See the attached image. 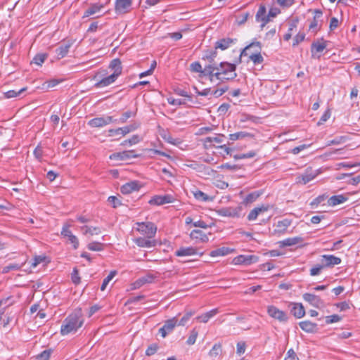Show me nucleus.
Here are the masks:
<instances>
[{
    "label": "nucleus",
    "mask_w": 360,
    "mask_h": 360,
    "mask_svg": "<svg viewBox=\"0 0 360 360\" xmlns=\"http://www.w3.org/2000/svg\"><path fill=\"white\" fill-rule=\"evenodd\" d=\"M47 56L48 55L46 53H38L34 57L32 63L37 64V65H41Z\"/></svg>",
    "instance_id": "nucleus-51"
},
{
    "label": "nucleus",
    "mask_w": 360,
    "mask_h": 360,
    "mask_svg": "<svg viewBox=\"0 0 360 360\" xmlns=\"http://www.w3.org/2000/svg\"><path fill=\"white\" fill-rule=\"evenodd\" d=\"M140 141H141V139L139 135H133L131 136V138L124 140L123 142H122L121 146H127V145L132 146V145L139 143Z\"/></svg>",
    "instance_id": "nucleus-50"
},
{
    "label": "nucleus",
    "mask_w": 360,
    "mask_h": 360,
    "mask_svg": "<svg viewBox=\"0 0 360 360\" xmlns=\"http://www.w3.org/2000/svg\"><path fill=\"white\" fill-rule=\"evenodd\" d=\"M190 237L192 239H199L201 242L205 243L208 241L207 236L201 230L195 229L190 233Z\"/></svg>",
    "instance_id": "nucleus-34"
},
{
    "label": "nucleus",
    "mask_w": 360,
    "mask_h": 360,
    "mask_svg": "<svg viewBox=\"0 0 360 360\" xmlns=\"http://www.w3.org/2000/svg\"><path fill=\"white\" fill-rule=\"evenodd\" d=\"M27 90L26 87L22 88L19 90H9L4 94L5 97L7 98H14L19 96L22 92Z\"/></svg>",
    "instance_id": "nucleus-48"
},
{
    "label": "nucleus",
    "mask_w": 360,
    "mask_h": 360,
    "mask_svg": "<svg viewBox=\"0 0 360 360\" xmlns=\"http://www.w3.org/2000/svg\"><path fill=\"white\" fill-rule=\"evenodd\" d=\"M117 274V271H112L110 272V274H108V276L104 278V280L103 281V283L101 286V290L102 291L105 290V289L106 288L107 285H108L109 282L115 277V276Z\"/></svg>",
    "instance_id": "nucleus-52"
},
{
    "label": "nucleus",
    "mask_w": 360,
    "mask_h": 360,
    "mask_svg": "<svg viewBox=\"0 0 360 360\" xmlns=\"http://www.w3.org/2000/svg\"><path fill=\"white\" fill-rule=\"evenodd\" d=\"M190 70L193 72L200 73V77H202L203 69L199 62L192 63L190 65Z\"/></svg>",
    "instance_id": "nucleus-53"
},
{
    "label": "nucleus",
    "mask_w": 360,
    "mask_h": 360,
    "mask_svg": "<svg viewBox=\"0 0 360 360\" xmlns=\"http://www.w3.org/2000/svg\"><path fill=\"white\" fill-rule=\"evenodd\" d=\"M130 152L127 150L115 153L110 155L109 158L112 160H124L129 159V156L127 154H129Z\"/></svg>",
    "instance_id": "nucleus-42"
},
{
    "label": "nucleus",
    "mask_w": 360,
    "mask_h": 360,
    "mask_svg": "<svg viewBox=\"0 0 360 360\" xmlns=\"http://www.w3.org/2000/svg\"><path fill=\"white\" fill-rule=\"evenodd\" d=\"M258 261V257L255 255H240L233 259V263L236 265L245 264L250 265Z\"/></svg>",
    "instance_id": "nucleus-11"
},
{
    "label": "nucleus",
    "mask_w": 360,
    "mask_h": 360,
    "mask_svg": "<svg viewBox=\"0 0 360 360\" xmlns=\"http://www.w3.org/2000/svg\"><path fill=\"white\" fill-rule=\"evenodd\" d=\"M51 352V349H46L36 356V360H49Z\"/></svg>",
    "instance_id": "nucleus-55"
},
{
    "label": "nucleus",
    "mask_w": 360,
    "mask_h": 360,
    "mask_svg": "<svg viewBox=\"0 0 360 360\" xmlns=\"http://www.w3.org/2000/svg\"><path fill=\"white\" fill-rule=\"evenodd\" d=\"M217 64H208L203 68V77H208L210 82H213L214 79L220 81L219 72L217 70Z\"/></svg>",
    "instance_id": "nucleus-10"
},
{
    "label": "nucleus",
    "mask_w": 360,
    "mask_h": 360,
    "mask_svg": "<svg viewBox=\"0 0 360 360\" xmlns=\"http://www.w3.org/2000/svg\"><path fill=\"white\" fill-rule=\"evenodd\" d=\"M70 226L68 224H65L63 226L61 235L68 238L70 243L72 244L74 249H77L79 246V241L77 238L70 230Z\"/></svg>",
    "instance_id": "nucleus-15"
},
{
    "label": "nucleus",
    "mask_w": 360,
    "mask_h": 360,
    "mask_svg": "<svg viewBox=\"0 0 360 360\" xmlns=\"http://www.w3.org/2000/svg\"><path fill=\"white\" fill-rule=\"evenodd\" d=\"M236 64V62L233 63L221 62L219 65L217 64L216 69L219 72L221 82L233 79L237 77Z\"/></svg>",
    "instance_id": "nucleus-4"
},
{
    "label": "nucleus",
    "mask_w": 360,
    "mask_h": 360,
    "mask_svg": "<svg viewBox=\"0 0 360 360\" xmlns=\"http://www.w3.org/2000/svg\"><path fill=\"white\" fill-rule=\"evenodd\" d=\"M302 242H303V238L302 237H294L288 238L284 240L282 243L285 246H292Z\"/></svg>",
    "instance_id": "nucleus-46"
},
{
    "label": "nucleus",
    "mask_w": 360,
    "mask_h": 360,
    "mask_svg": "<svg viewBox=\"0 0 360 360\" xmlns=\"http://www.w3.org/2000/svg\"><path fill=\"white\" fill-rule=\"evenodd\" d=\"M131 0H116L115 10L117 14H124L130 11Z\"/></svg>",
    "instance_id": "nucleus-14"
},
{
    "label": "nucleus",
    "mask_w": 360,
    "mask_h": 360,
    "mask_svg": "<svg viewBox=\"0 0 360 360\" xmlns=\"http://www.w3.org/2000/svg\"><path fill=\"white\" fill-rule=\"evenodd\" d=\"M135 115L136 112L127 111L122 114V117L120 118L119 120H117L116 122L121 124L125 123L129 118L134 117Z\"/></svg>",
    "instance_id": "nucleus-54"
},
{
    "label": "nucleus",
    "mask_w": 360,
    "mask_h": 360,
    "mask_svg": "<svg viewBox=\"0 0 360 360\" xmlns=\"http://www.w3.org/2000/svg\"><path fill=\"white\" fill-rule=\"evenodd\" d=\"M139 127V124L134 123L130 125H128V126H126L124 127H120V128H118L116 129H109L108 130V136H115V134H121L122 136H125L127 134L136 129Z\"/></svg>",
    "instance_id": "nucleus-13"
},
{
    "label": "nucleus",
    "mask_w": 360,
    "mask_h": 360,
    "mask_svg": "<svg viewBox=\"0 0 360 360\" xmlns=\"http://www.w3.org/2000/svg\"><path fill=\"white\" fill-rule=\"evenodd\" d=\"M256 155L255 152L254 151H250L247 153H243L239 155H235L233 156L234 159L236 160H240V159H244V158H251L255 157Z\"/></svg>",
    "instance_id": "nucleus-58"
},
{
    "label": "nucleus",
    "mask_w": 360,
    "mask_h": 360,
    "mask_svg": "<svg viewBox=\"0 0 360 360\" xmlns=\"http://www.w3.org/2000/svg\"><path fill=\"white\" fill-rule=\"evenodd\" d=\"M117 79V77L115 75H110V76L106 77L96 82L95 84V86L96 88H102L107 86L113 83Z\"/></svg>",
    "instance_id": "nucleus-32"
},
{
    "label": "nucleus",
    "mask_w": 360,
    "mask_h": 360,
    "mask_svg": "<svg viewBox=\"0 0 360 360\" xmlns=\"http://www.w3.org/2000/svg\"><path fill=\"white\" fill-rule=\"evenodd\" d=\"M221 351H222L221 345L220 343L215 344L212 347V349L210 351V355L211 356L216 357L221 354Z\"/></svg>",
    "instance_id": "nucleus-56"
},
{
    "label": "nucleus",
    "mask_w": 360,
    "mask_h": 360,
    "mask_svg": "<svg viewBox=\"0 0 360 360\" xmlns=\"http://www.w3.org/2000/svg\"><path fill=\"white\" fill-rule=\"evenodd\" d=\"M84 235L89 234L90 236L98 235L101 233V230L98 226H84L81 227Z\"/></svg>",
    "instance_id": "nucleus-38"
},
{
    "label": "nucleus",
    "mask_w": 360,
    "mask_h": 360,
    "mask_svg": "<svg viewBox=\"0 0 360 360\" xmlns=\"http://www.w3.org/2000/svg\"><path fill=\"white\" fill-rule=\"evenodd\" d=\"M217 56V49L215 50H206L204 52L202 60H207L210 63L209 64H215L214 63L215 58Z\"/></svg>",
    "instance_id": "nucleus-39"
},
{
    "label": "nucleus",
    "mask_w": 360,
    "mask_h": 360,
    "mask_svg": "<svg viewBox=\"0 0 360 360\" xmlns=\"http://www.w3.org/2000/svg\"><path fill=\"white\" fill-rule=\"evenodd\" d=\"M347 200V198L342 195H333L328 199V203L330 206H335L345 202Z\"/></svg>",
    "instance_id": "nucleus-40"
},
{
    "label": "nucleus",
    "mask_w": 360,
    "mask_h": 360,
    "mask_svg": "<svg viewBox=\"0 0 360 360\" xmlns=\"http://www.w3.org/2000/svg\"><path fill=\"white\" fill-rule=\"evenodd\" d=\"M305 37V34L304 33L299 32L294 38L292 46H295L298 45L300 42L304 41Z\"/></svg>",
    "instance_id": "nucleus-64"
},
{
    "label": "nucleus",
    "mask_w": 360,
    "mask_h": 360,
    "mask_svg": "<svg viewBox=\"0 0 360 360\" xmlns=\"http://www.w3.org/2000/svg\"><path fill=\"white\" fill-rule=\"evenodd\" d=\"M318 173L314 171L311 168H307L305 172L296 177V182L297 184H306L313 180Z\"/></svg>",
    "instance_id": "nucleus-9"
},
{
    "label": "nucleus",
    "mask_w": 360,
    "mask_h": 360,
    "mask_svg": "<svg viewBox=\"0 0 360 360\" xmlns=\"http://www.w3.org/2000/svg\"><path fill=\"white\" fill-rule=\"evenodd\" d=\"M291 221L285 219L281 221H278L274 226L275 229L274 232L278 233H283L286 231L287 229L290 226Z\"/></svg>",
    "instance_id": "nucleus-23"
},
{
    "label": "nucleus",
    "mask_w": 360,
    "mask_h": 360,
    "mask_svg": "<svg viewBox=\"0 0 360 360\" xmlns=\"http://www.w3.org/2000/svg\"><path fill=\"white\" fill-rule=\"evenodd\" d=\"M121 64V60L119 58H115L110 62L109 65V68L114 71L112 75H115L117 77L122 73V68Z\"/></svg>",
    "instance_id": "nucleus-30"
},
{
    "label": "nucleus",
    "mask_w": 360,
    "mask_h": 360,
    "mask_svg": "<svg viewBox=\"0 0 360 360\" xmlns=\"http://www.w3.org/2000/svg\"><path fill=\"white\" fill-rule=\"evenodd\" d=\"M241 207L238 206L236 207H222L217 210V213L218 215L221 217H238L240 215V212H241Z\"/></svg>",
    "instance_id": "nucleus-8"
},
{
    "label": "nucleus",
    "mask_w": 360,
    "mask_h": 360,
    "mask_svg": "<svg viewBox=\"0 0 360 360\" xmlns=\"http://www.w3.org/2000/svg\"><path fill=\"white\" fill-rule=\"evenodd\" d=\"M341 320H342V317L338 314H333L330 316H326V323L327 324L336 323V322L340 321Z\"/></svg>",
    "instance_id": "nucleus-57"
},
{
    "label": "nucleus",
    "mask_w": 360,
    "mask_h": 360,
    "mask_svg": "<svg viewBox=\"0 0 360 360\" xmlns=\"http://www.w3.org/2000/svg\"><path fill=\"white\" fill-rule=\"evenodd\" d=\"M103 8V4H93L91 5V6L86 9L82 16L83 18H87L90 15H92L97 12L100 11L101 8Z\"/></svg>",
    "instance_id": "nucleus-35"
},
{
    "label": "nucleus",
    "mask_w": 360,
    "mask_h": 360,
    "mask_svg": "<svg viewBox=\"0 0 360 360\" xmlns=\"http://www.w3.org/2000/svg\"><path fill=\"white\" fill-rule=\"evenodd\" d=\"M174 200V198L170 195H155L149 200L148 202L150 205H162L164 204L172 202Z\"/></svg>",
    "instance_id": "nucleus-17"
},
{
    "label": "nucleus",
    "mask_w": 360,
    "mask_h": 360,
    "mask_svg": "<svg viewBox=\"0 0 360 360\" xmlns=\"http://www.w3.org/2000/svg\"><path fill=\"white\" fill-rule=\"evenodd\" d=\"M322 42L314 41L311 45V52L312 56H314V53L322 52L327 46V41H325L323 38L321 39Z\"/></svg>",
    "instance_id": "nucleus-25"
},
{
    "label": "nucleus",
    "mask_w": 360,
    "mask_h": 360,
    "mask_svg": "<svg viewBox=\"0 0 360 360\" xmlns=\"http://www.w3.org/2000/svg\"><path fill=\"white\" fill-rule=\"evenodd\" d=\"M218 312L219 311L217 309H214L200 316H197L196 319L198 320L200 322L207 323L210 319L214 316L216 314H218Z\"/></svg>",
    "instance_id": "nucleus-37"
},
{
    "label": "nucleus",
    "mask_w": 360,
    "mask_h": 360,
    "mask_svg": "<svg viewBox=\"0 0 360 360\" xmlns=\"http://www.w3.org/2000/svg\"><path fill=\"white\" fill-rule=\"evenodd\" d=\"M248 136H252V135L245 131H238L234 134H231L229 135V139L231 141H236Z\"/></svg>",
    "instance_id": "nucleus-47"
},
{
    "label": "nucleus",
    "mask_w": 360,
    "mask_h": 360,
    "mask_svg": "<svg viewBox=\"0 0 360 360\" xmlns=\"http://www.w3.org/2000/svg\"><path fill=\"white\" fill-rule=\"evenodd\" d=\"M256 20L262 22L261 29L262 30L266 23L269 22V15H266V9L265 6L260 5L256 13Z\"/></svg>",
    "instance_id": "nucleus-19"
},
{
    "label": "nucleus",
    "mask_w": 360,
    "mask_h": 360,
    "mask_svg": "<svg viewBox=\"0 0 360 360\" xmlns=\"http://www.w3.org/2000/svg\"><path fill=\"white\" fill-rule=\"evenodd\" d=\"M105 245L99 242H91L88 244L87 248L91 251H101L104 249Z\"/></svg>",
    "instance_id": "nucleus-49"
},
{
    "label": "nucleus",
    "mask_w": 360,
    "mask_h": 360,
    "mask_svg": "<svg viewBox=\"0 0 360 360\" xmlns=\"http://www.w3.org/2000/svg\"><path fill=\"white\" fill-rule=\"evenodd\" d=\"M135 243L141 248H152L155 247L157 244L155 240H151V238L139 237L134 240Z\"/></svg>",
    "instance_id": "nucleus-22"
},
{
    "label": "nucleus",
    "mask_w": 360,
    "mask_h": 360,
    "mask_svg": "<svg viewBox=\"0 0 360 360\" xmlns=\"http://www.w3.org/2000/svg\"><path fill=\"white\" fill-rule=\"evenodd\" d=\"M321 263L324 267H332L341 263V259L333 255L321 256Z\"/></svg>",
    "instance_id": "nucleus-16"
},
{
    "label": "nucleus",
    "mask_w": 360,
    "mask_h": 360,
    "mask_svg": "<svg viewBox=\"0 0 360 360\" xmlns=\"http://www.w3.org/2000/svg\"><path fill=\"white\" fill-rule=\"evenodd\" d=\"M323 268H325V267L323 266V265L322 264H317V265L314 266V267H312L310 269V275L312 276H317V275L320 274L321 270Z\"/></svg>",
    "instance_id": "nucleus-59"
},
{
    "label": "nucleus",
    "mask_w": 360,
    "mask_h": 360,
    "mask_svg": "<svg viewBox=\"0 0 360 360\" xmlns=\"http://www.w3.org/2000/svg\"><path fill=\"white\" fill-rule=\"evenodd\" d=\"M162 137L167 143L173 145H178L181 143L179 139H174L170 134H165Z\"/></svg>",
    "instance_id": "nucleus-60"
},
{
    "label": "nucleus",
    "mask_w": 360,
    "mask_h": 360,
    "mask_svg": "<svg viewBox=\"0 0 360 360\" xmlns=\"http://www.w3.org/2000/svg\"><path fill=\"white\" fill-rule=\"evenodd\" d=\"M267 313L271 318L280 322H286L288 321L287 314L274 305H270L267 307Z\"/></svg>",
    "instance_id": "nucleus-7"
},
{
    "label": "nucleus",
    "mask_w": 360,
    "mask_h": 360,
    "mask_svg": "<svg viewBox=\"0 0 360 360\" xmlns=\"http://www.w3.org/2000/svg\"><path fill=\"white\" fill-rule=\"evenodd\" d=\"M299 326L302 328V330L307 333L316 332L317 327L316 323H312L310 321H301L300 322Z\"/></svg>",
    "instance_id": "nucleus-31"
},
{
    "label": "nucleus",
    "mask_w": 360,
    "mask_h": 360,
    "mask_svg": "<svg viewBox=\"0 0 360 360\" xmlns=\"http://www.w3.org/2000/svg\"><path fill=\"white\" fill-rule=\"evenodd\" d=\"M233 251V249H231L227 247H222L218 248L217 250H212L210 252V255L212 257H218V256H224L227 255L229 253H231Z\"/></svg>",
    "instance_id": "nucleus-36"
},
{
    "label": "nucleus",
    "mask_w": 360,
    "mask_h": 360,
    "mask_svg": "<svg viewBox=\"0 0 360 360\" xmlns=\"http://www.w3.org/2000/svg\"><path fill=\"white\" fill-rule=\"evenodd\" d=\"M195 311L189 310L187 311L185 314L183 316V317L180 319V321L178 322V326H184L187 324L188 321L191 319V317L195 314Z\"/></svg>",
    "instance_id": "nucleus-45"
},
{
    "label": "nucleus",
    "mask_w": 360,
    "mask_h": 360,
    "mask_svg": "<svg viewBox=\"0 0 360 360\" xmlns=\"http://www.w3.org/2000/svg\"><path fill=\"white\" fill-rule=\"evenodd\" d=\"M117 121L112 116H105L93 118L89 121L88 124L91 127H103Z\"/></svg>",
    "instance_id": "nucleus-6"
},
{
    "label": "nucleus",
    "mask_w": 360,
    "mask_h": 360,
    "mask_svg": "<svg viewBox=\"0 0 360 360\" xmlns=\"http://www.w3.org/2000/svg\"><path fill=\"white\" fill-rule=\"evenodd\" d=\"M261 50L262 44L259 41L252 42L241 51L236 63H240L243 56H249L250 60H252L255 65L261 64L264 61V58L261 55Z\"/></svg>",
    "instance_id": "nucleus-2"
},
{
    "label": "nucleus",
    "mask_w": 360,
    "mask_h": 360,
    "mask_svg": "<svg viewBox=\"0 0 360 360\" xmlns=\"http://www.w3.org/2000/svg\"><path fill=\"white\" fill-rule=\"evenodd\" d=\"M314 18L313 20L311 22L309 27V30H311L316 32L318 31L317 27L319 25V21L323 15V12L319 9H316L314 10Z\"/></svg>",
    "instance_id": "nucleus-29"
},
{
    "label": "nucleus",
    "mask_w": 360,
    "mask_h": 360,
    "mask_svg": "<svg viewBox=\"0 0 360 360\" xmlns=\"http://www.w3.org/2000/svg\"><path fill=\"white\" fill-rule=\"evenodd\" d=\"M262 194V192L259 191L250 193L245 198L243 203L245 205L250 204L255 202Z\"/></svg>",
    "instance_id": "nucleus-41"
},
{
    "label": "nucleus",
    "mask_w": 360,
    "mask_h": 360,
    "mask_svg": "<svg viewBox=\"0 0 360 360\" xmlns=\"http://www.w3.org/2000/svg\"><path fill=\"white\" fill-rule=\"evenodd\" d=\"M236 39L231 38H223L216 41L214 49L221 50H225L228 49L232 44H234Z\"/></svg>",
    "instance_id": "nucleus-24"
},
{
    "label": "nucleus",
    "mask_w": 360,
    "mask_h": 360,
    "mask_svg": "<svg viewBox=\"0 0 360 360\" xmlns=\"http://www.w3.org/2000/svg\"><path fill=\"white\" fill-rule=\"evenodd\" d=\"M192 193L195 198L199 201L209 202L213 200L212 197L209 196L208 195H207L206 193H203L200 190L195 189L194 191H192Z\"/></svg>",
    "instance_id": "nucleus-33"
},
{
    "label": "nucleus",
    "mask_w": 360,
    "mask_h": 360,
    "mask_svg": "<svg viewBox=\"0 0 360 360\" xmlns=\"http://www.w3.org/2000/svg\"><path fill=\"white\" fill-rule=\"evenodd\" d=\"M72 281L75 284H78L80 283V277L79 276V271L77 268H74L72 273L71 274Z\"/></svg>",
    "instance_id": "nucleus-62"
},
{
    "label": "nucleus",
    "mask_w": 360,
    "mask_h": 360,
    "mask_svg": "<svg viewBox=\"0 0 360 360\" xmlns=\"http://www.w3.org/2000/svg\"><path fill=\"white\" fill-rule=\"evenodd\" d=\"M198 332L195 330H193L191 333L190 336L188 337L186 342L188 345H193L195 342L196 338L198 337Z\"/></svg>",
    "instance_id": "nucleus-63"
},
{
    "label": "nucleus",
    "mask_w": 360,
    "mask_h": 360,
    "mask_svg": "<svg viewBox=\"0 0 360 360\" xmlns=\"http://www.w3.org/2000/svg\"><path fill=\"white\" fill-rule=\"evenodd\" d=\"M158 349V346L157 344H152L150 346L148 347L146 351V356H151L153 355Z\"/></svg>",
    "instance_id": "nucleus-61"
},
{
    "label": "nucleus",
    "mask_w": 360,
    "mask_h": 360,
    "mask_svg": "<svg viewBox=\"0 0 360 360\" xmlns=\"http://www.w3.org/2000/svg\"><path fill=\"white\" fill-rule=\"evenodd\" d=\"M197 254V250L193 247H182L175 252V255L177 257L191 256Z\"/></svg>",
    "instance_id": "nucleus-27"
},
{
    "label": "nucleus",
    "mask_w": 360,
    "mask_h": 360,
    "mask_svg": "<svg viewBox=\"0 0 360 360\" xmlns=\"http://www.w3.org/2000/svg\"><path fill=\"white\" fill-rule=\"evenodd\" d=\"M290 312L297 319L303 317L305 314L304 308L300 303L293 304V306L290 309Z\"/></svg>",
    "instance_id": "nucleus-28"
},
{
    "label": "nucleus",
    "mask_w": 360,
    "mask_h": 360,
    "mask_svg": "<svg viewBox=\"0 0 360 360\" xmlns=\"http://www.w3.org/2000/svg\"><path fill=\"white\" fill-rule=\"evenodd\" d=\"M72 43L70 41L62 42L59 46L56 49V53L58 59H61L65 57L72 46Z\"/></svg>",
    "instance_id": "nucleus-20"
},
{
    "label": "nucleus",
    "mask_w": 360,
    "mask_h": 360,
    "mask_svg": "<svg viewBox=\"0 0 360 360\" xmlns=\"http://www.w3.org/2000/svg\"><path fill=\"white\" fill-rule=\"evenodd\" d=\"M141 185L136 181H132L122 185L120 188L121 193L123 194H129L134 191H137L140 189Z\"/></svg>",
    "instance_id": "nucleus-21"
},
{
    "label": "nucleus",
    "mask_w": 360,
    "mask_h": 360,
    "mask_svg": "<svg viewBox=\"0 0 360 360\" xmlns=\"http://www.w3.org/2000/svg\"><path fill=\"white\" fill-rule=\"evenodd\" d=\"M15 303L13 296H8L0 300V321H3V326H6L13 319L11 312H8L10 307Z\"/></svg>",
    "instance_id": "nucleus-3"
},
{
    "label": "nucleus",
    "mask_w": 360,
    "mask_h": 360,
    "mask_svg": "<svg viewBox=\"0 0 360 360\" xmlns=\"http://www.w3.org/2000/svg\"><path fill=\"white\" fill-rule=\"evenodd\" d=\"M24 264L25 263H22L20 264H9L8 265L5 266L3 267L2 273L3 274H6V273H8L11 271H18V270H20Z\"/></svg>",
    "instance_id": "nucleus-44"
},
{
    "label": "nucleus",
    "mask_w": 360,
    "mask_h": 360,
    "mask_svg": "<svg viewBox=\"0 0 360 360\" xmlns=\"http://www.w3.org/2000/svg\"><path fill=\"white\" fill-rule=\"evenodd\" d=\"M225 136L222 134H216L214 136H208L202 140L205 148L208 149L214 147L213 143H221Z\"/></svg>",
    "instance_id": "nucleus-12"
},
{
    "label": "nucleus",
    "mask_w": 360,
    "mask_h": 360,
    "mask_svg": "<svg viewBox=\"0 0 360 360\" xmlns=\"http://www.w3.org/2000/svg\"><path fill=\"white\" fill-rule=\"evenodd\" d=\"M268 210L269 207L265 206L264 205L260 207H255L253 210H252L248 214V219L249 221H254L257 218L259 214L264 213L266 212Z\"/></svg>",
    "instance_id": "nucleus-26"
},
{
    "label": "nucleus",
    "mask_w": 360,
    "mask_h": 360,
    "mask_svg": "<svg viewBox=\"0 0 360 360\" xmlns=\"http://www.w3.org/2000/svg\"><path fill=\"white\" fill-rule=\"evenodd\" d=\"M83 323L84 319L81 309H79L65 319L60 328V333L65 335L72 332L75 333Z\"/></svg>",
    "instance_id": "nucleus-1"
},
{
    "label": "nucleus",
    "mask_w": 360,
    "mask_h": 360,
    "mask_svg": "<svg viewBox=\"0 0 360 360\" xmlns=\"http://www.w3.org/2000/svg\"><path fill=\"white\" fill-rule=\"evenodd\" d=\"M303 299L316 308H319L323 305V302L320 297L312 293H304L303 295Z\"/></svg>",
    "instance_id": "nucleus-18"
},
{
    "label": "nucleus",
    "mask_w": 360,
    "mask_h": 360,
    "mask_svg": "<svg viewBox=\"0 0 360 360\" xmlns=\"http://www.w3.org/2000/svg\"><path fill=\"white\" fill-rule=\"evenodd\" d=\"M137 231L148 238H153L157 232V226L150 221L137 223Z\"/></svg>",
    "instance_id": "nucleus-5"
},
{
    "label": "nucleus",
    "mask_w": 360,
    "mask_h": 360,
    "mask_svg": "<svg viewBox=\"0 0 360 360\" xmlns=\"http://www.w3.org/2000/svg\"><path fill=\"white\" fill-rule=\"evenodd\" d=\"M176 325H178L177 324V319H176V317H173L170 319L167 320L165 322L163 326L169 333L170 332H172L174 330V327Z\"/></svg>",
    "instance_id": "nucleus-43"
}]
</instances>
